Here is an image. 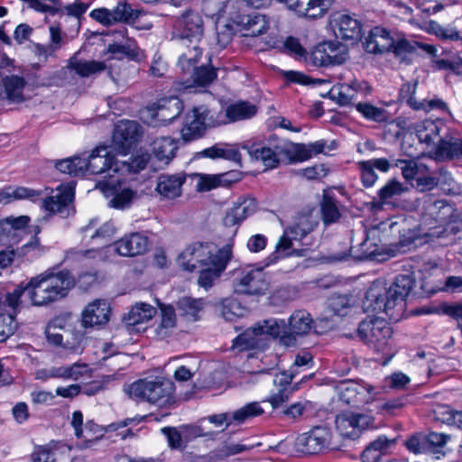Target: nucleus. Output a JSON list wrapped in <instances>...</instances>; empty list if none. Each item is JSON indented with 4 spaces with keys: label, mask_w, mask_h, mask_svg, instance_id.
<instances>
[{
    "label": "nucleus",
    "mask_w": 462,
    "mask_h": 462,
    "mask_svg": "<svg viewBox=\"0 0 462 462\" xmlns=\"http://www.w3.org/2000/svg\"><path fill=\"white\" fill-rule=\"evenodd\" d=\"M266 346L262 332L256 329V325L247 328L233 340V348L238 351L249 349H263Z\"/></svg>",
    "instance_id": "28"
},
{
    "label": "nucleus",
    "mask_w": 462,
    "mask_h": 462,
    "mask_svg": "<svg viewBox=\"0 0 462 462\" xmlns=\"http://www.w3.org/2000/svg\"><path fill=\"white\" fill-rule=\"evenodd\" d=\"M134 192L130 189H124L116 192L109 200L108 205L111 208L124 209L128 208L134 199Z\"/></svg>",
    "instance_id": "57"
},
{
    "label": "nucleus",
    "mask_w": 462,
    "mask_h": 462,
    "mask_svg": "<svg viewBox=\"0 0 462 462\" xmlns=\"http://www.w3.org/2000/svg\"><path fill=\"white\" fill-rule=\"evenodd\" d=\"M437 152L441 157L460 158L462 157V140L457 138L439 139Z\"/></svg>",
    "instance_id": "49"
},
{
    "label": "nucleus",
    "mask_w": 462,
    "mask_h": 462,
    "mask_svg": "<svg viewBox=\"0 0 462 462\" xmlns=\"http://www.w3.org/2000/svg\"><path fill=\"white\" fill-rule=\"evenodd\" d=\"M409 190V187L398 181L395 179L389 180L383 188L378 190V202H374L377 208L383 205L390 204L393 199L402 196Z\"/></svg>",
    "instance_id": "35"
},
{
    "label": "nucleus",
    "mask_w": 462,
    "mask_h": 462,
    "mask_svg": "<svg viewBox=\"0 0 462 462\" xmlns=\"http://www.w3.org/2000/svg\"><path fill=\"white\" fill-rule=\"evenodd\" d=\"M268 285L263 267L246 266L234 273L233 288L236 293L262 295L268 290Z\"/></svg>",
    "instance_id": "6"
},
{
    "label": "nucleus",
    "mask_w": 462,
    "mask_h": 462,
    "mask_svg": "<svg viewBox=\"0 0 462 462\" xmlns=\"http://www.w3.org/2000/svg\"><path fill=\"white\" fill-rule=\"evenodd\" d=\"M109 319V306L106 300H97L88 304L82 313V326L93 328L105 324Z\"/></svg>",
    "instance_id": "25"
},
{
    "label": "nucleus",
    "mask_w": 462,
    "mask_h": 462,
    "mask_svg": "<svg viewBox=\"0 0 462 462\" xmlns=\"http://www.w3.org/2000/svg\"><path fill=\"white\" fill-rule=\"evenodd\" d=\"M257 112V107L246 101H241L228 106L226 108V116L231 121L245 120L254 116Z\"/></svg>",
    "instance_id": "44"
},
{
    "label": "nucleus",
    "mask_w": 462,
    "mask_h": 462,
    "mask_svg": "<svg viewBox=\"0 0 462 462\" xmlns=\"http://www.w3.org/2000/svg\"><path fill=\"white\" fill-rule=\"evenodd\" d=\"M378 251L379 246L370 240L369 235L358 246L350 247L351 255L357 260L372 259L378 254Z\"/></svg>",
    "instance_id": "50"
},
{
    "label": "nucleus",
    "mask_w": 462,
    "mask_h": 462,
    "mask_svg": "<svg viewBox=\"0 0 462 462\" xmlns=\"http://www.w3.org/2000/svg\"><path fill=\"white\" fill-rule=\"evenodd\" d=\"M336 429L346 439H358L361 433L374 426V418L368 414L342 412L336 417Z\"/></svg>",
    "instance_id": "10"
},
{
    "label": "nucleus",
    "mask_w": 462,
    "mask_h": 462,
    "mask_svg": "<svg viewBox=\"0 0 462 462\" xmlns=\"http://www.w3.org/2000/svg\"><path fill=\"white\" fill-rule=\"evenodd\" d=\"M186 180V175L162 174L157 179L155 190L160 196L167 199H174L181 195V187Z\"/></svg>",
    "instance_id": "24"
},
{
    "label": "nucleus",
    "mask_w": 462,
    "mask_h": 462,
    "mask_svg": "<svg viewBox=\"0 0 462 462\" xmlns=\"http://www.w3.org/2000/svg\"><path fill=\"white\" fill-rule=\"evenodd\" d=\"M194 177L198 179L196 189L199 192L209 191L219 187L218 174L209 175L203 173H196Z\"/></svg>",
    "instance_id": "58"
},
{
    "label": "nucleus",
    "mask_w": 462,
    "mask_h": 462,
    "mask_svg": "<svg viewBox=\"0 0 462 462\" xmlns=\"http://www.w3.org/2000/svg\"><path fill=\"white\" fill-rule=\"evenodd\" d=\"M226 7V0H204L203 10L211 17L219 16Z\"/></svg>",
    "instance_id": "64"
},
{
    "label": "nucleus",
    "mask_w": 462,
    "mask_h": 462,
    "mask_svg": "<svg viewBox=\"0 0 462 462\" xmlns=\"http://www.w3.org/2000/svg\"><path fill=\"white\" fill-rule=\"evenodd\" d=\"M334 31L337 38L357 41L362 35L361 23L349 14H339L334 18Z\"/></svg>",
    "instance_id": "22"
},
{
    "label": "nucleus",
    "mask_w": 462,
    "mask_h": 462,
    "mask_svg": "<svg viewBox=\"0 0 462 462\" xmlns=\"http://www.w3.org/2000/svg\"><path fill=\"white\" fill-rule=\"evenodd\" d=\"M17 328V322L13 314L0 313V342L5 341Z\"/></svg>",
    "instance_id": "56"
},
{
    "label": "nucleus",
    "mask_w": 462,
    "mask_h": 462,
    "mask_svg": "<svg viewBox=\"0 0 462 462\" xmlns=\"http://www.w3.org/2000/svg\"><path fill=\"white\" fill-rule=\"evenodd\" d=\"M452 180L451 175L443 168L431 172L427 176H420L416 179V188L421 191H429L439 185L449 184Z\"/></svg>",
    "instance_id": "34"
},
{
    "label": "nucleus",
    "mask_w": 462,
    "mask_h": 462,
    "mask_svg": "<svg viewBox=\"0 0 462 462\" xmlns=\"http://www.w3.org/2000/svg\"><path fill=\"white\" fill-rule=\"evenodd\" d=\"M350 306V299L346 295H333L328 300V307L336 315H346Z\"/></svg>",
    "instance_id": "59"
},
{
    "label": "nucleus",
    "mask_w": 462,
    "mask_h": 462,
    "mask_svg": "<svg viewBox=\"0 0 462 462\" xmlns=\"http://www.w3.org/2000/svg\"><path fill=\"white\" fill-rule=\"evenodd\" d=\"M209 111L206 107H194L185 116L180 136L184 143H189L202 137L206 131V120Z\"/></svg>",
    "instance_id": "15"
},
{
    "label": "nucleus",
    "mask_w": 462,
    "mask_h": 462,
    "mask_svg": "<svg viewBox=\"0 0 462 462\" xmlns=\"http://www.w3.org/2000/svg\"><path fill=\"white\" fill-rule=\"evenodd\" d=\"M256 329L262 332L264 342H266L268 336L280 337L281 339L282 335L288 334V328L283 319H270L263 320L256 324Z\"/></svg>",
    "instance_id": "41"
},
{
    "label": "nucleus",
    "mask_w": 462,
    "mask_h": 462,
    "mask_svg": "<svg viewBox=\"0 0 462 462\" xmlns=\"http://www.w3.org/2000/svg\"><path fill=\"white\" fill-rule=\"evenodd\" d=\"M325 42L326 48H328L327 52H328V57L331 60V65L342 64L347 59L348 51L346 45L337 41Z\"/></svg>",
    "instance_id": "53"
},
{
    "label": "nucleus",
    "mask_w": 462,
    "mask_h": 462,
    "mask_svg": "<svg viewBox=\"0 0 462 462\" xmlns=\"http://www.w3.org/2000/svg\"><path fill=\"white\" fill-rule=\"evenodd\" d=\"M394 166L399 167L402 170V174L407 180L414 179L418 173V166L416 162L411 160H395Z\"/></svg>",
    "instance_id": "63"
},
{
    "label": "nucleus",
    "mask_w": 462,
    "mask_h": 462,
    "mask_svg": "<svg viewBox=\"0 0 462 462\" xmlns=\"http://www.w3.org/2000/svg\"><path fill=\"white\" fill-rule=\"evenodd\" d=\"M149 162V155L143 154L141 156H137L131 160V162L127 161H120L116 162L115 171H120L121 174L125 173H136L142 170H143Z\"/></svg>",
    "instance_id": "52"
},
{
    "label": "nucleus",
    "mask_w": 462,
    "mask_h": 462,
    "mask_svg": "<svg viewBox=\"0 0 462 462\" xmlns=\"http://www.w3.org/2000/svg\"><path fill=\"white\" fill-rule=\"evenodd\" d=\"M142 127L135 121H120L115 127L112 143L117 152L126 155L139 142Z\"/></svg>",
    "instance_id": "11"
},
{
    "label": "nucleus",
    "mask_w": 462,
    "mask_h": 462,
    "mask_svg": "<svg viewBox=\"0 0 462 462\" xmlns=\"http://www.w3.org/2000/svg\"><path fill=\"white\" fill-rule=\"evenodd\" d=\"M217 250L211 244L197 243L188 246L179 256V265L186 271L193 272L198 267L204 268L214 262Z\"/></svg>",
    "instance_id": "7"
},
{
    "label": "nucleus",
    "mask_w": 462,
    "mask_h": 462,
    "mask_svg": "<svg viewBox=\"0 0 462 462\" xmlns=\"http://www.w3.org/2000/svg\"><path fill=\"white\" fill-rule=\"evenodd\" d=\"M75 283L74 277L67 270L46 272L32 278L25 286H18L6 300L13 308L26 300L34 306L48 305L66 297Z\"/></svg>",
    "instance_id": "1"
},
{
    "label": "nucleus",
    "mask_w": 462,
    "mask_h": 462,
    "mask_svg": "<svg viewBox=\"0 0 462 462\" xmlns=\"http://www.w3.org/2000/svg\"><path fill=\"white\" fill-rule=\"evenodd\" d=\"M231 258V245H226L217 249V254L214 257V262L199 271L198 284L205 290L211 288L216 282L219 280Z\"/></svg>",
    "instance_id": "12"
},
{
    "label": "nucleus",
    "mask_w": 462,
    "mask_h": 462,
    "mask_svg": "<svg viewBox=\"0 0 462 462\" xmlns=\"http://www.w3.org/2000/svg\"><path fill=\"white\" fill-rule=\"evenodd\" d=\"M255 210L256 201L254 199H239L226 212L223 223L227 227L240 225L247 217L254 214Z\"/></svg>",
    "instance_id": "23"
},
{
    "label": "nucleus",
    "mask_w": 462,
    "mask_h": 462,
    "mask_svg": "<svg viewBox=\"0 0 462 462\" xmlns=\"http://www.w3.org/2000/svg\"><path fill=\"white\" fill-rule=\"evenodd\" d=\"M299 15L318 18L324 15L327 5L324 0H280Z\"/></svg>",
    "instance_id": "26"
},
{
    "label": "nucleus",
    "mask_w": 462,
    "mask_h": 462,
    "mask_svg": "<svg viewBox=\"0 0 462 462\" xmlns=\"http://www.w3.org/2000/svg\"><path fill=\"white\" fill-rule=\"evenodd\" d=\"M290 235H292V231L284 229L282 236L276 244L274 252L265 259L264 266H269L270 264L276 263L281 258L293 254L298 256L304 255V250L293 248V243L296 241L292 239Z\"/></svg>",
    "instance_id": "27"
},
{
    "label": "nucleus",
    "mask_w": 462,
    "mask_h": 462,
    "mask_svg": "<svg viewBox=\"0 0 462 462\" xmlns=\"http://www.w3.org/2000/svg\"><path fill=\"white\" fill-rule=\"evenodd\" d=\"M152 152L157 160L168 164L174 157L178 149L177 140L169 136L156 138L152 144Z\"/></svg>",
    "instance_id": "33"
},
{
    "label": "nucleus",
    "mask_w": 462,
    "mask_h": 462,
    "mask_svg": "<svg viewBox=\"0 0 462 462\" xmlns=\"http://www.w3.org/2000/svg\"><path fill=\"white\" fill-rule=\"evenodd\" d=\"M217 79V71L213 67L208 65L199 66L188 79L189 86L207 87Z\"/></svg>",
    "instance_id": "45"
},
{
    "label": "nucleus",
    "mask_w": 462,
    "mask_h": 462,
    "mask_svg": "<svg viewBox=\"0 0 462 462\" xmlns=\"http://www.w3.org/2000/svg\"><path fill=\"white\" fill-rule=\"evenodd\" d=\"M70 67L82 78L90 77L106 69V65L102 61L78 60L76 56L70 58Z\"/></svg>",
    "instance_id": "38"
},
{
    "label": "nucleus",
    "mask_w": 462,
    "mask_h": 462,
    "mask_svg": "<svg viewBox=\"0 0 462 462\" xmlns=\"http://www.w3.org/2000/svg\"><path fill=\"white\" fill-rule=\"evenodd\" d=\"M417 81L413 83H405L402 86L399 92V100L405 102L409 106L414 110H419L420 106V102L414 98L416 92Z\"/></svg>",
    "instance_id": "55"
},
{
    "label": "nucleus",
    "mask_w": 462,
    "mask_h": 462,
    "mask_svg": "<svg viewBox=\"0 0 462 462\" xmlns=\"http://www.w3.org/2000/svg\"><path fill=\"white\" fill-rule=\"evenodd\" d=\"M357 335L370 348L384 352L392 338L393 329L384 319L375 318L360 322Z\"/></svg>",
    "instance_id": "4"
},
{
    "label": "nucleus",
    "mask_w": 462,
    "mask_h": 462,
    "mask_svg": "<svg viewBox=\"0 0 462 462\" xmlns=\"http://www.w3.org/2000/svg\"><path fill=\"white\" fill-rule=\"evenodd\" d=\"M139 16V10L134 9L125 1H120L112 9L97 8L90 13V17L103 25L109 26L115 23H133Z\"/></svg>",
    "instance_id": "9"
},
{
    "label": "nucleus",
    "mask_w": 462,
    "mask_h": 462,
    "mask_svg": "<svg viewBox=\"0 0 462 462\" xmlns=\"http://www.w3.org/2000/svg\"><path fill=\"white\" fill-rule=\"evenodd\" d=\"M202 55V50L199 44L187 45V49L179 58L178 67L180 69L182 78L188 80L193 71L199 67L197 65Z\"/></svg>",
    "instance_id": "30"
},
{
    "label": "nucleus",
    "mask_w": 462,
    "mask_h": 462,
    "mask_svg": "<svg viewBox=\"0 0 462 462\" xmlns=\"http://www.w3.org/2000/svg\"><path fill=\"white\" fill-rule=\"evenodd\" d=\"M322 220L325 225H330L338 221L341 213L337 201L331 196L324 195L320 204Z\"/></svg>",
    "instance_id": "46"
},
{
    "label": "nucleus",
    "mask_w": 462,
    "mask_h": 462,
    "mask_svg": "<svg viewBox=\"0 0 462 462\" xmlns=\"http://www.w3.org/2000/svg\"><path fill=\"white\" fill-rule=\"evenodd\" d=\"M116 162H120L114 158L106 147H97L92 151L88 159H85L86 170L91 174H101L106 171L120 173V171H115ZM112 176L111 173H108Z\"/></svg>",
    "instance_id": "19"
},
{
    "label": "nucleus",
    "mask_w": 462,
    "mask_h": 462,
    "mask_svg": "<svg viewBox=\"0 0 462 462\" xmlns=\"http://www.w3.org/2000/svg\"><path fill=\"white\" fill-rule=\"evenodd\" d=\"M55 167L62 173L70 176L84 174L86 170L85 158L78 156L67 158L56 162Z\"/></svg>",
    "instance_id": "48"
},
{
    "label": "nucleus",
    "mask_w": 462,
    "mask_h": 462,
    "mask_svg": "<svg viewBox=\"0 0 462 462\" xmlns=\"http://www.w3.org/2000/svg\"><path fill=\"white\" fill-rule=\"evenodd\" d=\"M331 437V432L328 428L314 427L297 437L295 448L300 453L319 454L330 448Z\"/></svg>",
    "instance_id": "8"
},
{
    "label": "nucleus",
    "mask_w": 462,
    "mask_h": 462,
    "mask_svg": "<svg viewBox=\"0 0 462 462\" xmlns=\"http://www.w3.org/2000/svg\"><path fill=\"white\" fill-rule=\"evenodd\" d=\"M358 169L361 172V180L364 186H373L377 180L378 176L370 163L367 161L359 162Z\"/></svg>",
    "instance_id": "60"
},
{
    "label": "nucleus",
    "mask_w": 462,
    "mask_h": 462,
    "mask_svg": "<svg viewBox=\"0 0 462 462\" xmlns=\"http://www.w3.org/2000/svg\"><path fill=\"white\" fill-rule=\"evenodd\" d=\"M317 226L318 220L311 214H300L285 230H291L292 235L290 236L298 242L311 233Z\"/></svg>",
    "instance_id": "32"
},
{
    "label": "nucleus",
    "mask_w": 462,
    "mask_h": 462,
    "mask_svg": "<svg viewBox=\"0 0 462 462\" xmlns=\"http://www.w3.org/2000/svg\"><path fill=\"white\" fill-rule=\"evenodd\" d=\"M183 103L177 97L162 98L152 105L148 110L152 118L162 125L173 122L183 111Z\"/></svg>",
    "instance_id": "16"
},
{
    "label": "nucleus",
    "mask_w": 462,
    "mask_h": 462,
    "mask_svg": "<svg viewBox=\"0 0 462 462\" xmlns=\"http://www.w3.org/2000/svg\"><path fill=\"white\" fill-rule=\"evenodd\" d=\"M240 23L248 32L246 35L259 36L264 33L268 29V22L265 15H263L257 12H254L252 14L245 15Z\"/></svg>",
    "instance_id": "39"
},
{
    "label": "nucleus",
    "mask_w": 462,
    "mask_h": 462,
    "mask_svg": "<svg viewBox=\"0 0 462 462\" xmlns=\"http://www.w3.org/2000/svg\"><path fill=\"white\" fill-rule=\"evenodd\" d=\"M394 43L391 32L383 27L373 28L364 43L365 51L370 53H383L390 51Z\"/></svg>",
    "instance_id": "20"
},
{
    "label": "nucleus",
    "mask_w": 462,
    "mask_h": 462,
    "mask_svg": "<svg viewBox=\"0 0 462 462\" xmlns=\"http://www.w3.org/2000/svg\"><path fill=\"white\" fill-rule=\"evenodd\" d=\"M416 135L420 143L433 144L439 139V128L436 122L425 120L416 125Z\"/></svg>",
    "instance_id": "43"
},
{
    "label": "nucleus",
    "mask_w": 462,
    "mask_h": 462,
    "mask_svg": "<svg viewBox=\"0 0 462 462\" xmlns=\"http://www.w3.org/2000/svg\"><path fill=\"white\" fill-rule=\"evenodd\" d=\"M176 26L180 31L183 44H199L204 35V22L202 16L193 10H187L176 20Z\"/></svg>",
    "instance_id": "13"
},
{
    "label": "nucleus",
    "mask_w": 462,
    "mask_h": 462,
    "mask_svg": "<svg viewBox=\"0 0 462 462\" xmlns=\"http://www.w3.org/2000/svg\"><path fill=\"white\" fill-rule=\"evenodd\" d=\"M332 95L340 106H355L356 103V95L354 93L351 83L337 87L332 90Z\"/></svg>",
    "instance_id": "54"
},
{
    "label": "nucleus",
    "mask_w": 462,
    "mask_h": 462,
    "mask_svg": "<svg viewBox=\"0 0 462 462\" xmlns=\"http://www.w3.org/2000/svg\"><path fill=\"white\" fill-rule=\"evenodd\" d=\"M74 71L72 67H70V59L69 60V63L66 67H63L60 70L56 71L50 79L51 85H54L57 87H63L67 83H69V79L71 77V73Z\"/></svg>",
    "instance_id": "62"
},
{
    "label": "nucleus",
    "mask_w": 462,
    "mask_h": 462,
    "mask_svg": "<svg viewBox=\"0 0 462 462\" xmlns=\"http://www.w3.org/2000/svg\"><path fill=\"white\" fill-rule=\"evenodd\" d=\"M414 284V279L410 274L398 275L389 288L384 282L377 280L367 290L363 309L365 312H384L392 317L394 308L400 306V310H402L404 300Z\"/></svg>",
    "instance_id": "2"
},
{
    "label": "nucleus",
    "mask_w": 462,
    "mask_h": 462,
    "mask_svg": "<svg viewBox=\"0 0 462 462\" xmlns=\"http://www.w3.org/2000/svg\"><path fill=\"white\" fill-rule=\"evenodd\" d=\"M30 217L27 216L8 217L0 220V244H18L22 239V234L28 226Z\"/></svg>",
    "instance_id": "18"
},
{
    "label": "nucleus",
    "mask_w": 462,
    "mask_h": 462,
    "mask_svg": "<svg viewBox=\"0 0 462 462\" xmlns=\"http://www.w3.org/2000/svg\"><path fill=\"white\" fill-rule=\"evenodd\" d=\"M426 216L432 218L439 226H445L455 218L456 209L445 200H436L430 203L426 208Z\"/></svg>",
    "instance_id": "29"
},
{
    "label": "nucleus",
    "mask_w": 462,
    "mask_h": 462,
    "mask_svg": "<svg viewBox=\"0 0 462 462\" xmlns=\"http://www.w3.org/2000/svg\"><path fill=\"white\" fill-rule=\"evenodd\" d=\"M74 199V188L71 185H60L52 195L41 199L42 206L50 212L59 213L62 217L69 214V206Z\"/></svg>",
    "instance_id": "17"
},
{
    "label": "nucleus",
    "mask_w": 462,
    "mask_h": 462,
    "mask_svg": "<svg viewBox=\"0 0 462 462\" xmlns=\"http://www.w3.org/2000/svg\"><path fill=\"white\" fill-rule=\"evenodd\" d=\"M115 246L120 255L135 256L147 251L148 238L140 233H132L118 240Z\"/></svg>",
    "instance_id": "21"
},
{
    "label": "nucleus",
    "mask_w": 462,
    "mask_h": 462,
    "mask_svg": "<svg viewBox=\"0 0 462 462\" xmlns=\"http://www.w3.org/2000/svg\"><path fill=\"white\" fill-rule=\"evenodd\" d=\"M6 97L12 102H22L23 100V88L25 80L23 78L12 75L3 79Z\"/></svg>",
    "instance_id": "40"
},
{
    "label": "nucleus",
    "mask_w": 462,
    "mask_h": 462,
    "mask_svg": "<svg viewBox=\"0 0 462 462\" xmlns=\"http://www.w3.org/2000/svg\"><path fill=\"white\" fill-rule=\"evenodd\" d=\"M355 107L366 120L378 124H384L390 121V113L386 109L375 106L369 102H356Z\"/></svg>",
    "instance_id": "37"
},
{
    "label": "nucleus",
    "mask_w": 462,
    "mask_h": 462,
    "mask_svg": "<svg viewBox=\"0 0 462 462\" xmlns=\"http://www.w3.org/2000/svg\"><path fill=\"white\" fill-rule=\"evenodd\" d=\"M175 386L171 380L163 377H146L131 383L125 390L130 398L160 406L174 402Z\"/></svg>",
    "instance_id": "3"
},
{
    "label": "nucleus",
    "mask_w": 462,
    "mask_h": 462,
    "mask_svg": "<svg viewBox=\"0 0 462 462\" xmlns=\"http://www.w3.org/2000/svg\"><path fill=\"white\" fill-rule=\"evenodd\" d=\"M107 52L111 53L115 59L123 60L127 58L134 60L138 57V48L134 42H127L125 44L112 43L107 46Z\"/></svg>",
    "instance_id": "51"
},
{
    "label": "nucleus",
    "mask_w": 462,
    "mask_h": 462,
    "mask_svg": "<svg viewBox=\"0 0 462 462\" xmlns=\"http://www.w3.org/2000/svg\"><path fill=\"white\" fill-rule=\"evenodd\" d=\"M425 438L428 448H432L437 452L439 448H443L451 439L450 435L433 431L425 435Z\"/></svg>",
    "instance_id": "61"
},
{
    "label": "nucleus",
    "mask_w": 462,
    "mask_h": 462,
    "mask_svg": "<svg viewBox=\"0 0 462 462\" xmlns=\"http://www.w3.org/2000/svg\"><path fill=\"white\" fill-rule=\"evenodd\" d=\"M314 328V320L311 315L305 310H297L289 319L288 334L282 335L281 343L285 346L296 344L297 337L308 335Z\"/></svg>",
    "instance_id": "14"
},
{
    "label": "nucleus",
    "mask_w": 462,
    "mask_h": 462,
    "mask_svg": "<svg viewBox=\"0 0 462 462\" xmlns=\"http://www.w3.org/2000/svg\"><path fill=\"white\" fill-rule=\"evenodd\" d=\"M202 309L201 300L190 297H182L177 301V310L180 316L189 321H196L199 319V312Z\"/></svg>",
    "instance_id": "42"
},
{
    "label": "nucleus",
    "mask_w": 462,
    "mask_h": 462,
    "mask_svg": "<svg viewBox=\"0 0 462 462\" xmlns=\"http://www.w3.org/2000/svg\"><path fill=\"white\" fill-rule=\"evenodd\" d=\"M155 313L156 310L152 305L139 302L124 317V321L127 327H134L152 319Z\"/></svg>",
    "instance_id": "36"
},
{
    "label": "nucleus",
    "mask_w": 462,
    "mask_h": 462,
    "mask_svg": "<svg viewBox=\"0 0 462 462\" xmlns=\"http://www.w3.org/2000/svg\"><path fill=\"white\" fill-rule=\"evenodd\" d=\"M264 413V409L258 402L245 404L242 408L232 412V419L237 424H242Z\"/></svg>",
    "instance_id": "47"
},
{
    "label": "nucleus",
    "mask_w": 462,
    "mask_h": 462,
    "mask_svg": "<svg viewBox=\"0 0 462 462\" xmlns=\"http://www.w3.org/2000/svg\"><path fill=\"white\" fill-rule=\"evenodd\" d=\"M369 398L370 389L356 383L347 384L340 392V399L352 407H359L367 402Z\"/></svg>",
    "instance_id": "31"
},
{
    "label": "nucleus",
    "mask_w": 462,
    "mask_h": 462,
    "mask_svg": "<svg viewBox=\"0 0 462 462\" xmlns=\"http://www.w3.org/2000/svg\"><path fill=\"white\" fill-rule=\"evenodd\" d=\"M242 148L247 151L252 160L261 162L266 169L276 168L281 157L288 152L282 142L274 135L262 143L244 144Z\"/></svg>",
    "instance_id": "5"
}]
</instances>
